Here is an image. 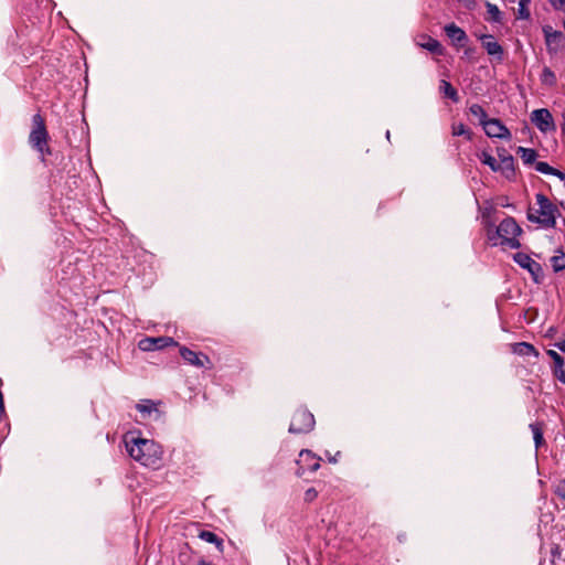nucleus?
Here are the masks:
<instances>
[{"label": "nucleus", "mask_w": 565, "mask_h": 565, "mask_svg": "<svg viewBox=\"0 0 565 565\" xmlns=\"http://www.w3.org/2000/svg\"><path fill=\"white\" fill-rule=\"evenodd\" d=\"M125 445L129 456L140 465L152 469L160 468L163 450L154 440L126 435Z\"/></svg>", "instance_id": "f257e3e1"}, {"label": "nucleus", "mask_w": 565, "mask_h": 565, "mask_svg": "<svg viewBox=\"0 0 565 565\" xmlns=\"http://www.w3.org/2000/svg\"><path fill=\"white\" fill-rule=\"evenodd\" d=\"M522 233L523 230L516 221L513 217L508 216L501 221L495 230L488 228L487 237L493 246L502 245L512 249H518L521 247L519 237Z\"/></svg>", "instance_id": "f03ea898"}, {"label": "nucleus", "mask_w": 565, "mask_h": 565, "mask_svg": "<svg viewBox=\"0 0 565 565\" xmlns=\"http://www.w3.org/2000/svg\"><path fill=\"white\" fill-rule=\"evenodd\" d=\"M29 143L35 149L41 160L44 161L46 156H50L51 148L49 147V132L45 127L44 118L40 114L32 117V129L29 135Z\"/></svg>", "instance_id": "7ed1b4c3"}, {"label": "nucleus", "mask_w": 565, "mask_h": 565, "mask_svg": "<svg viewBox=\"0 0 565 565\" xmlns=\"http://www.w3.org/2000/svg\"><path fill=\"white\" fill-rule=\"evenodd\" d=\"M536 203L539 205L536 211L539 215L529 213V221L545 227H554L556 224L555 213L557 212V207L542 193L536 194Z\"/></svg>", "instance_id": "20e7f679"}, {"label": "nucleus", "mask_w": 565, "mask_h": 565, "mask_svg": "<svg viewBox=\"0 0 565 565\" xmlns=\"http://www.w3.org/2000/svg\"><path fill=\"white\" fill-rule=\"evenodd\" d=\"M315 426L313 415L306 408H299L295 412L289 431L292 434L309 433Z\"/></svg>", "instance_id": "39448f33"}, {"label": "nucleus", "mask_w": 565, "mask_h": 565, "mask_svg": "<svg viewBox=\"0 0 565 565\" xmlns=\"http://www.w3.org/2000/svg\"><path fill=\"white\" fill-rule=\"evenodd\" d=\"M513 259L522 268L530 271L535 282H540L543 279L544 274L542 266L537 262L533 260L527 254L516 253L513 256Z\"/></svg>", "instance_id": "423d86ee"}, {"label": "nucleus", "mask_w": 565, "mask_h": 565, "mask_svg": "<svg viewBox=\"0 0 565 565\" xmlns=\"http://www.w3.org/2000/svg\"><path fill=\"white\" fill-rule=\"evenodd\" d=\"M531 120L542 132L555 130L552 114L546 108L533 110L531 114Z\"/></svg>", "instance_id": "0eeeda50"}, {"label": "nucleus", "mask_w": 565, "mask_h": 565, "mask_svg": "<svg viewBox=\"0 0 565 565\" xmlns=\"http://www.w3.org/2000/svg\"><path fill=\"white\" fill-rule=\"evenodd\" d=\"M298 475H303L306 471L315 472L320 467V458H317L310 450L303 449L299 454Z\"/></svg>", "instance_id": "6e6552de"}, {"label": "nucleus", "mask_w": 565, "mask_h": 565, "mask_svg": "<svg viewBox=\"0 0 565 565\" xmlns=\"http://www.w3.org/2000/svg\"><path fill=\"white\" fill-rule=\"evenodd\" d=\"M484 132L490 138L510 139V130L499 119H488L482 125Z\"/></svg>", "instance_id": "1a4fd4ad"}, {"label": "nucleus", "mask_w": 565, "mask_h": 565, "mask_svg": "<svg viewBox=\"0 0 565 565\" xmlns=\"http://www.w3.org/2000/svg\"><path fill=\"white\" fill-rule=\"evenodd\" d=\"M180 354L184 361L196 367H204L206 363H210V359L207 355L194 352L188 349L186 347L180 348Z\"/></svg>", "instance_id": "9d476101"}, {"label": "nucleus", "mask_w": 565, "mask_h": 565, "mask_svg": "<svg viewBox=\"0 0 565 565\" xmlns=\"http://www.w3.org/2000/svg\"><path fill=\"white\" fill-rule=\"evenodd\" d=\"M136 408L141 413L142 418L159 420L161 413L157 404L151 399H142L137 404Z\"/></svg>", "instance_id": "9b49d317"}, {"label": "nucleus", "mask_w": 565, "mask_h": 565, "mask_svg": "<svg viewBox=\"0 0 565 565\" xmlns=\"http://www.w3.org/2000/svg\"><path fill=\"white\" fill-rule=\"evenodd\" d=\"M482 46L486 49L487 53L491 56H497L498 60H502L503 56V49L502 46L495 41L493 35L484 34L481 38Z\"/></svg>", "instance_id": "f8f14e48"}, {"label": "nucleus", "mask_w": 565, "mask_h": 565, "mask_svg": "<svg viewBox=\"0 0 565 565\" xmlns=\"http://www.w3.org/2000/svg\"><path fill=\"white\" fill-rule=\"evenodd\" d=\"M547 354L554 362V374L555 376L565 384V362L564 359L554 350H548Z\"/></svg>", "instance_id": "ddd939ff"}, {"label": "nucleus", "mask_w": 565, "mask_h": 565, "mask_svg": "<svg viewBox=\"0 0 565 565\" xmlns=\"http://www.w3.org/2000/svg\"><path fill=\"white\" fill-rule=\"evenodd\" d=\"M445 33L454 43H462L467 41L466 32L456 25L455 23H449L445 28Z\"/></svg>", "instance_id": "4468645a"}, {"label": "nucleus", "mask_w": 565, "mask_h": 565, "mask_svg": "<svg viewBox=\"0 0 565 565\" xmlns=\"http://www.w3.org/2000/svg\"><path fill=\"white\" fill-rule=\"evenodd\" d=\"M499 171L507 178L511 179L514 175V159L510 154L500 156Z\"/></svg>", "instance_id": "2eb2a0df"}, {"label": "nucleus", "mask_w": 565, "mask_h": 565, "mask_svg": "<svg viewBox=\"0 0 565 565\" xmlns=\"http://www.w3.org/2000/svg\"><path fill=\"white\" fill-rule=\"evenodd\" d=\"M422 39H423V42L418 43L419 46H422L423 49H426L430 53H434L437 55L444 54V47L439 41H437L436 39H433L430 36H427V35H422Z\"/></svg>", "instance_id": "dca6fc26"}, {"label": "nucleus", "mask_w": 565, "mask_h": 565, "mask_svg": "<svg viewBox=\"0 0 565 565\" xmlns=\"http://www.w3.org/2000/svg\"><path fill=\"white\" fill-rule=\"evenodd\" d=\"M158 342L164 343H173L172 338L160 337V338H145L139 342V349L142 351H152L156 350V344Z\"/></svg>", "instance_id": "f3484780"}, {"label": "nucleus", "mask_w": 565, "mask_h": 565, "mask_svg": "<svg viewBox=\"0 0 565 565\" xmlns=\"http://www.w3.org/2000/svg\"><path fill=\"white\" fill-rule=\"evenodd\" d=\"M439 92L447 98L451 99L454 103L459 102V96L457 89L447 81L443 79L439 84Z\"/></svg>", "instance_id": "a211bd4d"}, {"label": "nucleus", "mask_w": 565, "mask_h": 565, "mask_svg": "<svg viewBox=\"0 0 565 565\" xmlns=\"http://www.w3.org/2000/svg\"><path fill=\"white\" fill-rule=\"evenodd\" d=\"M535 170L541 173H544V174L555 175L559 180H565V174L562 171L551 167L547 162H543V161L536 162Z\"/></svg>", "instance_id": "6ab92c4d"}, {"label": "nucleus", "mask_w": 565, "mask_h": 565, "mask_svg": "<svg viewBox=\"0 0 565 565\" xmlns=\"http://www.w3.org/2000/svg\"><path fill=\"white\" fill-rule=\"evenodd\" d=\"M513 352L519 355H531V354H533L535 356L537 355V352L534 349V347L526 342H519V343L513 344Z\"/></svg>", "instance_id": "aec40b11"}, {"label": "nucleus", "mask_w": 565, "mask_h": 565, "mask_svg": "<svg viewBox=\"0 0 565 565\" xmlns=\"http://www.w3.org/2000/svg\"><path fill=\"white\" fill-rule=\"evenodd\" d=\"M516 152L525 164L534 163L537 157L536 151L530 148L519 147Z\"/></svg>", "instance_id": "412c9836"}, {"label": "nucleus", "mask_w": 565, "mask_h": 565, "mask_svg": "<svg viewBox=\"0 0 565 565\" xmlns=\"http://www.w3.org/2000/svg\"><path fill=\"white\" fill-rule=\"evenodd\" d=\"M530 428L533 433L535 447L536 448L541 447L544 444L543 425L541 423H533L530 425Z\"/></svg>", "instance_id": "4be33fe9"}, {"label": "nucleus", "mask_w": 565, "mask_h": 565, "mask_svg": "<svg viewBox=\"0 0 565 565\" xmlns=\"http://www.w3.org/2000/svg\"><path fill=\"white\" fill-rule=\"evenodd\" d=\"M199 536L205 542L215 544L220 551L223 550V541L215 533L202 531Z\"/></svg>", "instance_id": "5701e85b"}, {"label": "nucleus", "mask_w": 565, "mask_h": 565, "mask_svg": "<svg viewBox=\"0 0 565 565\" xmlns=\"http://www.w3.org/2000/svg\"><path fill=\"white\" fill-rule=\"evenodd\" d=\"M488 20L500 23L502 21V13L495 4L486 2Z\"/></svg>", "instance_id": "b1692460"}, {"label": "nucleus", "mask_w": 565, "mask_h": 565, "mask_svg": "<svg viewBox=\"0 0 565 565\" xmlns=\"http://www.w3.org/2000/svg\"><path fill=\"white\" fill-rule=\"evenodd\" d=\"M469 111L472 116L479 119L480 125L482 126L489 118L487 116L486 110L479 104H473L469 107Z\"/></svg>", "instance_id": "393cba45"}, {"label": "nucleus", "mask_w": 565, "mask_h": 565, "mask_svg": "<svg viewBox=\"0 0 565 565\" xmlns=\"http://www.w3.org/2000/svg\"><path fill=\"white\" fill-rule=\"evenodd\" d=\"M479 158H480L481 162H482L483 164L489 166V167H490V169H491L492 171H494V172L499 171V162H498V160H497L494 157H492L490 153H488V152L483 151V152H481V154L479 156Z\"/></svg>", "instance_id": "a878e982"}, {"label": "nucleus", "mask_w": 565, "mask_h": 565, "mask_svg": "<svg viewBox=\"0 0 565 565\" xmlns=\"http://www.w3.org/2000/svg\"><path fill=\"white\" fill-rule=\"evenodd\" d=\"M541 82L547 86H554L556 84V76L550 67L543 68Z\"/></svg>", "instance_id": "bb28decb"}, {"label": "nucleus", "mask_w": 565, "mask_h": 565, "mask_svg": "<svg viewBox=\"0 0 565 565\" xmlns=\"http://www.w3.org/2000/svg\"><path fill=\"white\" fill-rule=\"evenodd\" d=\"M551 264L554 271L563 270L565 268V254L559 253L558 255L551 257Z\"/></svg>", "instance_id": "cd10ccee"}, {"label": "nucleus", "mask_w": 565, "mask_h": 565, "mask_svg": "<svg viewBox=\"0 0 565 565\" xmlns=\"http://www.w3.org/2000/svg\"><path fill=\"white\" fill-rule=\"evenodd\" d=\"M452 136H466L467 139H471L472 132L463 124L452 125Z\"/></svg>", "instance_id": "c85d7f7f"}, {"label": "nucleus", "mask_w": 565, "mask_h": 565, "mask_svg": "<svg viewBox=\"0 0 565 565\" xmlns=\"http://www.w3.org/2000/svg\"><path fill=\"white\" fill-rule=\"evenodd\" d=\"M546 43L551 44L552 42L556 41L562 36V33L558 31H552V28H545L544 29Z\"/></svg>", "instance_id": "c756f323"}, {"label": "nucleus", "mask_w": 565, "mask_h": 565, "mask_svg": "<svg viewBox=\"0 0 565 565\" xmlns=\"http://www.w3.org/2000/svg\"><path fill=\"white\" fill-rule=\"evenodd\" d=\"M530 0H520L519 2V17L522 19H526L530 15V12L527 10V4Z\"/></svg>", "instance_id": "7c9ffc66"}, {"label": "nucleus", "mask_w": 565, "mask_h": 565, "mask_svg": "<svg viewBox=\"0 0 565 565\" xmlns=\"http://www.w3.org/2000/svg\"><path fill=\"white\" fill-rule=\"evenodd\" d=\"M318 497V491L315 488H309L305 492V501L312 502Z\"/></svg>", "instance_id": "2f4dec72"}, {"label": "nucleus", "mask_w": 565, "mask_h": 565, "mask_svg": "<svg viewBox=\"0 0 565 565\" xmlns=\"http://www.w3.org/2000/svg\"><path fill=\"white\" fill-rule=\"evenodd\" d=\"M553 7L558 8L564 3V0H550Z\"/></svg>", "instance_id": "473e14b6"}, {"label": "nucleus", "mask_w": 565, "mask_h": 565, "mask_svg": "<svg viewBox=\"0 0 565 565\" xmlns=\"http://www.w3.org/2000/svg\"><path fill=\"white\" fill-rule=\"evenodd\" d=\"M555 347H557L562 352L565 353V340L555 343Z\"/></svg>", "instance_id": "72a5a7b5"}, {"label": "nucleus", "mask_w": 565, "mask_h": 565, "mask_svg": "<svg viewBox=\"0 0 565 565\" xmlns=\"http://www.w3.org/2000/svg\"><path fill=\"white\" fill-rule=\"evenodd\" d=\"M170 344H171V343L158 342V343L156 344V350H157V349H162V348H164V347H167V345H170ZM172 344H177V343L173 341V343H172Z\"/></svg>", "instance_id": "f704fd0d"}, {"label": "nucleus", "mask_w": 565, "mask_h": 565, "mask_svg": "<svg viewBox=\"0 0 565 565\" xmlns=\"http://www.w3.org/2000/svg\"><path fill=\"white\" fill-rule=\"evenodd\" d=\"M196 565H210L209 563L204 562V561H201L199 562Z\"/></svg>", "instance_id": "c9c22d12"}]
</instances>
